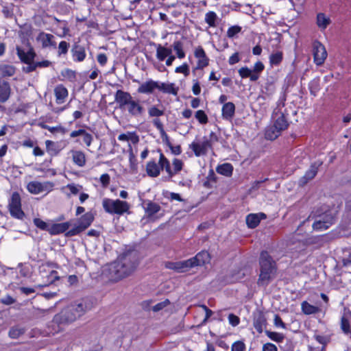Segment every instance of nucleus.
Returning <instances> with one entry per match:
<instances>
[{
  "mask_svg": "<svg viewBox=\"0 0 351 351\" xmlns=\"http://www.w3.org/2000/svg\"><path fill=\"white\" fill-rule=\"evenodd\" d=\"M138 265L137 254L130 252L121 255L108 267L109 278L117 281L130 275Z\"/></svg>",
  "mask_w": 351,
  "mask_h": 351,
  "instance_id": "1",
  "label": "nucleus"
},
{
  "mask_svg": "<svg viewBox=\"0 0 351 351\" xmlns=\"http://www.w3.org/2000/svg\"><path fill=\"white\" fill-rule=\"evenodd\" d=\"M114 101L120 110L127 112L132 117H141L145 112V109L141 101L134 98L129 92L117 90L114 94Z\"/></svg>",
  "mask_w": 351,
  "mask_h": 351,
  "instance_id": "2",
  "label": "nucleus"
},
{
  "mask_svg": "<svg viewBox=\"0 0 351 351\" xmlns=\"http://www.w3.org/2000/svg\"><path fill=\"white\" fill-rule=\"evenodd\" d=\"M90 308L91 304L86 300L75 301L56 314L53 317V321L57 324L73 322L82 316Z\"/></svg>",
  "mask_w": 351,
  "mask_h": 351,
  "instance_id": "3",
  "label": "nucleus"
},
{
  "mask_svg": "<svg viewBox=\"0 0 351 351\" xmlns=\"http://www.w3.org/2000/svg\"><path fill=\"white\" fill-rule=\"evenodd\" d=\"M261 273L258 283L267 286L276 272V264L267 252H261L259 259Z\"/></svg>",
  "mask_w": 351,
  "mask_h": 351,
  "instance_id": "4",
  "label": "nucleus"
},
{
  "mask_svg": "<svg viewBox=\"0 0 351 351\" xmlns=\"http://www.w3.org/2000/svg\"><path fill=\"white\" fill-rule=\"evenodd\" d=\"M102 206L106 213L117 215L128 213L130 208V204L125 201L110 198H104L102 200Z\"/></svg>",
  "mask_w": 351,
  "mask_h": 351,
  "instance_id": "5",
  "label": "nucleus"
},
{
  "mask_svg": "<svg viewBox=\"0 0 351 351\" xmlns=\"http://www.w3.org/2000/svg\"><path fill=\"white\" fill-rule=\"evenodd\" d=\"M275 119L273 125L269 127L265 131V138L267 139L273 141L280 136L282 130H285L288 127V123L284 114L280 113L278 116V113L274 112Z\"/></svg>",
  "mask_w": 351,
  "mask_h": 351,
  "instance_id": "6",
  "label": "nucleus"
},
{
  "mask_svg": "<svg viewBox=\"0 0 351 351\" xmlns=\"http://www.w3.org/2000/svg\"><path fill=\"white\" fill-rule=\"evenodd\" d=\"M94 219L93 215L88 212L85 213L78 219V223L72 229L69 230L66 232L67 236H75L80 232L86 230L88 226H90L91 223Z\"/></svg>",
  "mask_w": 351,
  "mask_h": 351,
  "instance_id": "7",
  "label": "nucleus"
},
{
  "mask_svg": "<svg viewBox=\"0 0 351 351\" xmlns=\"http://www.w3.org/2000/svg\"><path fill=\"white\" fill-rule=\"evenodd\" d=\"M334 216L330 212H326L319 215L313 224L315 230L323 231L328 229L334 223Z\"/></svg>",
  "mask_w": 351,
  "mask_h": 351,
  "instance_id": "8",
  "label": "nucleus"
},
{
  "mask_svg": "<svg viewBox=\"0 0 351 351\" xmlns=\"http://www.w3.org/2000/svg\"><path fill=\"white\" fill-rule=\"evenodd\" d=\"M9 210L10 215L14 218L22 219L25 216L21 209L20 195L16 192L13 193L11 196V199L9 202Z\"/></svg>",
  "mask_w": 351,
  "mask_h": 351,
  "instance_id": "9",
  "label": "nucleus"
},
{
  "mask_svg": "<svg viewBox=\"0 0 351 351\" xmlns=\"http://www.w3.org/2000/svg\"><path fill=\"white\" fill-rule=\"evenodd\" d=\"M54 184L51 182H40L38 181H32L28 183L27 189L32 194H39L43 192L49 193L53 189Z\"/></svg>",
  "mask_w": 351,
  "mask_h": 351,
  "instance_id": "10",
  "label": "nucleus"
},
{
  "mask_svg": "<svg viewBox=\"0 0 351 351\" xmlns=\"http://www.w3.org/2000/svg\"><path fill=\"white\" fill-rule=\"evenodd\" d=\"M313 53L315 64L317 66L322 65L327 58V52L324 46L319 41H314L313 43Z\"/></svg>",
  "mask_w": 351,
  "mask_h": 351,
  "instance_id": "11",
  "label": "nucleus"
},
{
  "mask_svg": "<svg viewBox=\"0 0 351 351\" xmlns=\"http://www.w3.org/2000/svg\"><path fill=\"white\" fill-rule=\"evenodd\" d=\"M143 208L145 210L146 217L152 221H155L163 215V214H160V216H156V215L161 210V207L157 203L153 202L150 200H147L144 202Z\"/></svg>",
  "mask_w": 351,
  "mask_h": 351,
  "instance_id": "12",
  "label": "nucleus"
},
{
  "mask_svg": "<svg viewBox=\"0 0 351 351\" xmlns=\"http://www.w3.org/2000/svg\"><path fill=\"white\" fill-rule=\"evenodd\" d=\"M189 147L193 151L195 156L197 157L206 155L208 149L212 148L206 136L203 138L201 142H192Z\"/></svg>",
  "mask_w": 351,
  "mask_h": 351,
  "instance_id": "13",
  "label": "nucleus"
},
{
  "mask_svg": "<svg viewBox=\"0 0 351 351\" xmlns=\"http://www.w3.org/2000/svg\"><path fill=\"white\" fill-rule=\"evenodd\" d=\"M165 267L178 273L186 272L192 268L189 259L176 262L167 261L165 263Z\"/></svg>",
  "mask_w": 351,
  "mask_h": 351,
  "instance_id": "14",
  "label": "nucleus"
},
{
  "mask_svg": "<svg viewBox=\"0 0 351 351\" xmlns=\"http://www.w3.org/2000/svg\"><path fill=\"white\" fill-rule=\"evenodd\" d=\"M194 56L197 60L195 69H203L209 64V58L202 47L199 46L195 49Z\"/></svg>",
  "mask_w": 351,
  "mask_h": 351,
  "instance_id": "15",
  "label": "nucleus"
},
{
  "mask_svg": "<svg viewBox=\"0 0 351 351\" xmlns=\"http://www.w3.org/2000/svg\"><path fill=\"white\" fill-rule=\"evenodd\" d=\"M210 256L207 251H202L199 252L195 256L189 258L191 267L204 265L210 262Z\"/></svg>",
  "mask_w": 351,
  "mask_h": 351,
  "instance_id": "16",
  "label": "nucleus"
},
{
  "mask_svg": "<svg viewBox=\"0 0 351 351\" xmlns=\"http://www.w3.org/2000/svg\"><path fill=\"white\" fill-rule=\"evenodd\" d=\"M16 53L21 61L25 64L33 62L35 57V53L32 49L25 51L20 47H16Z\"/></svg>",
  "mask_w": 351,
  "mask_h": 351,
  "instance_id": "17",
  "label": "nucleus"
},
{
  "mask_svg": "<svg viewBox=\"0 0 351 351\" xmlns=\"http://www.w3.org/2000/svg\"><path fill=\"white\" fill-rule=\"evenodd\" d=\"M158 88V81L149 80L142 83L138 88L137 92L141 94H151Z\"/></svg>",
  "mask_w": 351,
  "mask_h": 351,
  "instance_id": "18",
  "label": "nucleus"
},
{
  "mask_svg": "<svg viewBox=\"0 0 351 351\" xmlns=\"http://www.w3.org/2000/svg\"><path fill=\"white\" fill-rule=\"evenodd\" d=\"M157 89L163 93L171 94L176 96L178 95L179 88L174 83H165L158 81Z\"/></svg>",
  "mask_w": 351,
  "mask_h": 351,
  "instance_id": "19",
  "label": "nucleus"
},
{
  "mask_svg": "<svg viewBox=\"0 0 351 351\" xmlns=\"http://www.w3.org/2000/svg\"><path fill=\"white\" fill-rule=\"evenodd\" d=\"M77 136L82 137L83 142L86 145V147H90L93 141V137L92 134L87 132L84 129H80L77 130L72 131L70 134L71 138H75Z\"/></svg>",
  "mask_w": 351,
  "mask_h": 351,
  "instance_id": "20",
  "label": "nucleus"
},
{
  "mask_svg": "<svg viewBox=\"0 0 351 351\" xmlns=\"http://www.w3.org/2000/svg\"><path fill=\"white\" fill-rule=\"evenodd\" d=\"M54 95L56 97V102L58 104H62L65 102L68 97V90L62 84L56 86L54 88Z\"/></svg>",
  "mask_w": 351,
  "mask_h": 351,
  "instance_id": "21",
  "label": "nucleus"
},
{
  "mask_svg": "<svg viewBox=\"0 0 351 351\" xmlns=\"http://www.w3.org/2000/svg\"><path fill=\"white\" fill-rule=\"evenodd\" d=\"M267 216L263 213L249 214L246 217V223L250 228H254L259 224L261 219H266Z\"/></svg>",
  "mask_w": 351,
  "mask_h": 351,
  "instance_id": "22",
  "label": "nucleus"
},
{
  "mask_svg": "<svg viewBox=\"0 0 351 351\" xmlns=\"http://www.w3.org/2000/svg\"><path fill=\"white\" fill-rule=\"evenodd\" d=\"M70 226L71 223L69 221L61 223H55L49 227L48 232L51 235L58 234L68 230Z\"/></svg>",
  "mask_w": 351,
  "mask_h": 351,
  "instance_id": "23",
  "label": "nucleus"
},
{
  "mask_svg": "<svg viewBox=\"0 0 351 351\" xmlns=\"http://www.w3.org/2000/svg\"><path fill=\"white\" fill-rule=\"evenodd\" d=\"M11 93L10 84L6 81H0V102L4 103L8 100Z\"/></svg>",
  "mask_w": 351,
  "mask_h": 351,
  "instance_id": "24",
  "label": "nucleus"
},
{
  "mask_svg": "<svg viewBox=\"0 0 351 351\" xmlns=\"http://www.w3.org/2000/svg\"><path fill=\"white\" fill-rule=\"evenodd\" d=\"M83 186L75 183L68 184L62 188V191L65 193L66 197H71L72 195H76L81 192Z\"/></svg>",
  "mask_w": 351,
  "mask_h": 351,
  "instance_id": "25",
  "label": "nucleus"
},
{
  "mask_svg": "<svg viewBox=\"0 0 351 351\" xmlns=\"http://www.w3.org/2000/svg\"><path fill=\"white\" fill-rule=\"evenodd\" d=\"M267 324V319L263 313H258L254 316L253 325L258 333H261Z\"/></svg>",
  "mask_w": 351,
  "mask_h": 351,
  "instance_id": "26",
  "label": "nucleus"
},
{
  "mask_svg": "<svg viewBox=\"0 0 351 351\" xmlns=\"http://www.w3.org/2000/svg\"><path fill=\"white\" fill-rule=\"evenodd\" d=\"M46 149L47 153L51 156H56L63 149L60 143L53 142L50 140L45 141Z\"/></svg>",
  "mask_w": 351,
  "mask_h": 351,
  "instance_id": "27",
  "label": "nucleus"
},
{
  "mask_svg": "<svg viewBox=\"0 0 351 351\" xmlns=\"http://www.w3.org/2000/svg\"><path fill=\"white\" fill-rule=\"evenodd\" d=\"M222 117L224 119L230 120L234 115L235 106L232 102H226L223 104L222 109Z\"/></svg>",
  "mask_w": 351,
  "mask_h": 351,
  "instance_id": "28",
  "label": "nucleus"
},
{
  "mask_svg": "<svg viewBox=\"0 0 351 351\" xmlns=\"http://www.w3.org/2000/svg\"><path fill=\"white\" fill-rule=\"evenodd\" d=\"M72 159L75 165L82 167L86 164V156L83 152L78 150H72Z\"/></svg>",
  "mask_w": 351,
  "mask_h": 351,
  "instance_id": "29",
  "label": "nucleus"
},
{
  "mask_svg": "<svg viewBox=\"0 0 351 351\" xmlns=\"http://www.w3.org/2000/svg\"><path fill=\"white\" fill-rule=\"evenodd\" d=\"M161 171V167L155 161H149L146 165V171L149 176L156 178L159 176Z\"/></svg>",
  "mask_w": 351,
  "mask_h": 351,
  "instance_id": "30",
  "label": "nucleus"
},
{
  "mask_svg": "<svg viewBox=\"0 0 351 351\" xmlns=\"http://www.w3.org/2000/svg\"><path fill=\"white\" fill-rule=\"evenodd\" d=\"M322 162L316 161L311 165L310 169L306 172L305 175L302 178V180H305L303 182L305 183L308 180L313 179L317 174L318 168L322 165Z\"/></svg>",
  "mask_w": 351,
  "mask_h": 351,
  "instance_id": "31",
  "label": "nucleus"
},
{
  "mask_svg": "<svg viewBox=\"0 0 351 351\" xmlns=\"http://www.w3.org/2000/svg\"><path fill=\"white\" fill-rule=\"evenodd\" d=\"M302 312L306 315L316 314L321 311L319 306L311 304L306 301H303L301 304Z\"/></svg>",
  "mask_w": 351,
  "mask_h": 351,
  "instance_id": "32",
  "label": "nucleus"
},
{
  "mask_svg": "<svg viewBox=\"0 0 351 351\" xmlns=\"http://www.w3.org/2000/svg\"><path fill=\"white\" fill-rule=\"evenodd\" d=\"M71 52L75 62H82L86 56L84 48L81 46H75Z\"/></svg>",
  "mask_w": 351,
  "mask_h": 351,
  "instance_id": "33",
  "label": "nucleus"
},
{
  "mask_svg": "<svg viewBox=\"0 0 351 351\" xmlns=\"http://www.w3.org/2000/svg\"><path fill=\"white\" fill-rule=\"evenodd\" d=\"M172 53L171 48L165 47L161 45H158L156 47V58L159 61H164L167 56Z\"/></svg>",
  "mask_w": 351,
  "mask_h": 351,
  "instance_id": "34",
  "label": "nucleus"
},
{
  "mask_svg": "<svg viewBox=\"0 0 351 351\" xmlns=\"http://www.w3.org/2000/svg\"><path fill=\"white\" fill-rule=\"evenodd\" d=\"M238 73L242 78L249 77L252 82H255L258 80V76L253 74L252 70L247 66H243L240 68L238 71Z\"/></svg>",
  "mask_w": 351,
  "mask_h": 351,
  "instance_id": "35",
  "label": "nucleus"
},
{
  "mask_svg": "<svg viewBox=\"0 0 351 351\" xmlns=\"http://www.w3.org/2000/svg\"><path fill=\"white\" fill-rule=\"evenodd\" d=\"M204 21L210 27H215L217 25L219 17L215 12L209 11L206 13Z\"/></svg>",
  "mask_w": 351,
  "mask_h": 351,
  "instance_id": "36",
  "label": "nucleus"
},
{
  "mask_svg": "<svg viewBox=\"0 0 351 351\" xmlns=\"http://www.w3.org/2000/svg\"><path fill=\"white\" fill-rule=\"evenodd\" d=\"M26 330V328L23 326H14L9 330V337L12 339H17L23 335L25 332Z\"/></svg>",
  "mask_w": 351,
  "mask_h": 351,
  "instance_id": "37",
  "label": "nucleus"
},
{
  "mask_svg": "<svg viewBox=\"0 0 351 351\" xmlns=\"http://www.w3.org/2000/svg\"><path fill=\"white\" fill-rule=\"evenodd\" d=\"M158 165L161 167V170L165 169L166 172L171 176H173V171L170 167L169 161L164 156L162 153L160 154V158L158 161Z\"/></svg>",
  "mask_w": 351,
  "mask_h": 351,
  "instance_id": "38",
  "label": "nucleus"
},
{
  "mask_svg": "<svg viewBox=\"0 0 351 351\" xmlns=\"http://www.w3.org/2000/svg\"><path fill=\"white\" fill-rule=\"evenodd\" d=\"M330 19L324 13H319L317 15V25L321 29H325L330 24Z\"/></svg>",
  "mask_w": 351,
  "mask_h": 351,
  "instance_id": "39",
  "label": "nucleus"
},
{
  "mask_svg": "<svg viewBox=\"0 0 351 351\" xmlns=\"http://www.w3.org/2000/svg\"><path fill=\"white\" fill-rule=\"evenodd\" d=\"M217 172L225 176H230L232 174L233 167L230 163H224L217 167Z\"/></svg>",
  "mask_w": 351,
  "mask_h": 351,
  "instance_id": "40",
  "label": "nucleus"
},
{
  "mask_svg": "<svg viewBox=\"0 0 351 351\" xmlns=\"http://www.w3.org/2000/svg\"><path fill=\"white\" fill-rule=\"evenodd\" d=\"M118 140L120 141H129L136 144L138 142V136L134 132H128L127 134H121L118 136Z\"/></svg>",
  "mask_w": 351,
  "mask_h": 351,
  "instance_id": "41",
  "label": "nucleus"
},
{
  "mask_svg": "<svg viewBox=\"0 0 351 351\" xmlns=\"http://www.w3.org/2000/svg\"><path fill=\"white\" fill-rule=\"evenodd\" d=\"M16 69L14 66L10 64L0 65V74L3 77H11L14 75Z\"/></svg>",
  "mask_w": 351,
  "mask_h": 351,
  "instance_id": "42",
  "label": "nucleus"
},
{
  "mask_svg": "<svg viewBox=\"0 0 351 351\" xmlns=\"http://www.w3.org/2000/svg\"><path fill=\"white\" fill-rule=\"evenodd\" d=\"M54 36L49 34L42 33L40 35V39L42 42V45L44 47H48L50 46H55L53 42Z\"/></svg>",
  "mask_w": 351,
  "mask_h": 351,
  "instance_id": "43",
  "label": "nucleus"
},
{
  "mask_svg": "<svg viewBox=\"0 0 351 351\" xmlns=\"http://www.w3.org/2000/svg\"><path fill=\"white\" fill-rule=\"evenodd\" d=\"M147 112L149 117H155L156 119L162 116L165 113L163 109L156 105L149 107Z\"/></svg>",
  "mask_w": 351,
  "mask_h": 351,
  "instance_id": "44",
  "label": "nucleus"
},
{
  "mask_svg": "<svg viewBox=\"0 0 351 351\" xmlns=\"http://www.w3.org/2000/svg\"><path fill=\"white\" fill-rule=\"evenodd\" d=\"M265 332L271 340L276 341L277 343L282 342L285 339V336L282 333H279L277 332H271L269 330H265Z\"/></svg>",
  "mask_w": 351,
  "mask_h": 351,
  "instance_id": "45",
  "label": "nucleus"
},
{
  "mask_svg": "<svg viewBox=\"0 0 351 351\" xmlns=\"http://www.w3.org/2000/svg\"><path fill=\"white\" fill-rule=\"evenodd\" d=\"M173 50L176 51L177 57L182 59L185 57V53L183 50V45L180 41H176L173 44Z\"/></svg>",
  "mask_w": 351,
  "mask_h": 351,
  "instance_id": "46",
  "label": "nucleus"
},
{
  "mask_svg": "<svg viewBox=\"0 0 351 351\" xmlns=\"http://www.w3.org/2000/svg\"><path fill=\"white\" fill-rule=\"evenodd\" d=\"M43 128L47 130L51 133H61L62 134H64L68 132V130L66 128H64L61 125H58L56 127H51L47 125H43Z\"/></svg>",
  "mask_w": 351,
  "mask_h": 351,
  "instance_id": "47",
  "label": "nucleus"
},
{
  "mask_svg": "<svg viewBox=\"0 0 351 351\" xmlns=\"http://www.w3.org/2000/svg\"><path fill=\"white\" fill-rule=\"evenodd\" d=\"M195 117L200 124H206L208 119L205 112L202 110H197L195 114Z\"/></svg>",
  "mask_w": 351,
  "mask_h": 351,
  "instance_id": "48",
  "label": "nucleus"
},
{
  "mask_svg": "<svg viewBox=\"0 0 351 351\" xmlns=\"http://www.w3.org/2000/svg\"><path fill=\"white\" fill-rule=\"evenodd\" d=\"M282 60V53L280 51H277L276 53H272L269 57V61L271 64L272 65H278L279 64Z\"/></svg>",
  "mask_w": 351,
  "mask_h": 351,
  "instance_id": "49",
  "label": "nucleus"
},
{
  "mask_svg": "<svg viewBox=\"0 0 351 351\" xmlns=\"http://www.w3.org/2000/svg\"><path fill=\"white\" fill-rule=\"evenodd\" d=\"M241 27L239 25H233L230 27L227 30V36L230 38H234L241 32Z\"/></svg>",
  "mask_w": 351,
  "mask_h": 351,
  "instance_id": "50",
  "label": "nucleus"
},
{
  "mask_svg": "<svg viewBox=\"0 0 351 351\" xmlns=\"http://www.w3.org/2000/svg\"><path fill=\"white\" fill-rule=\"evenodd\" d=\"M153 124L157 128V130H159V132L161 134V136L162 138H164V137H165L166 138H168V136L164 130L163 124L158 118L154 119L153 120Z\"/></svg>",
  "mask_w": 351,
  "mask_h": 351,
  "instance_id": "51",
  "label": "nucleus"
},
{
  "mask_svg": "<svg viewBox=\"0 0 351 351\" xmlns=\"http://www.w3.org/2000/svg\"><path fill=\"white\" fill-rule=\"evenodd\" d=\"M172 165H173L172 171H173V176L174 174H176L178 172H179L180 171H181V169H182L183 162L181 160L175 158L173 160Z\"/></svg>",
  "mask_w": 351,
  "mask_h": 351,
  "instance_id": "52",
  "label": "nucleus"
},
{
  "mask_svg": "<svg viewBox=\"0 0 351 351\" xmlns=\"http://www.w3.org/2000/svg\"><path fill=\"white\" fill-rule=\"evenodd\" d=\"M245 344L242 341H237L233 343L231 351H245Z\"/></svg>",
  "mask_w": 351,
  "mask_h": 351,
  "instance_id": "53",
  "label": "nucleus"
},
{
  "mask_svg": "<svg viewBox=\"0 0 351 351\" xmlns=\"http://www.w3.org/2000/svg\"><path fill=\"white\" fill-rule=\"evenodd\" d=\"M341 328L345 334H349L351 332L349 321L344 317L341 320Z\"/></svg>",
  "mask_w": 351,
  "mask_h": 351,
  "instance_id": "54",
  "label": "nucleus"
},
{
  "mask_svg": "<svg viewBox=\"0 0 351 351\" xmlns=\"http://www.w3.org/2000/svg\"><path fill=\"white\" fill-rule=\"evenodd\" d=\"M175 72L177 73H182L184 76H188L189 75V67L186 63H184L181 66H179L176 68Z\"/></svg>",
  "mask_w": 351,
  "mask_h": 351,
  "instance_id": "55",
  "label": "nucleus"
},
{
  "mask_svg": "<svg viewBox=\"0 0 351 351\" xmlns=\"http://www.w3.org/2000/svg\"><path fill=\"white\" fill-rule=\"evenodd\" d=\"M34 223L37 228H38L43 230L48 231V229L49 228L48 224L45 221H43L42 219H40L39 218L34 219Z\"/></svg>",
  "mask_w": 351,
  "mask_h": 351,
  "instance_id": "56",
  "label": "nucleus"
},
{
  "mask_svg": "<svg viewBox=\"0 0 351 351\" xmlns=\"http://www.w3.org/2000/svg\"><path fill=\"white\" fill-rule=\"evenodd\" d=\"M264 68L265 66L261 62H256L254 65L253 69H252L253 71V74H255V75H257L259 77L260 74L264 70Z\"/></svg>",
  "mask_w": 351,
  "mask_h": 351,
  "instance_id": "57",
  "label": "nucleus"
},
{
  "mask_svg": "<svg viewBox=\"0 0 351 351\" xmlns=\"http://www.w3.org/2000/svg\"><path fill=\"white\" fill-rule=\"evenodd\" d=\"M69 45L66 41H61L58 45V53L60 56L61 54H66L68 51Z\"/></svg>",
  "mask_w": 351,
  "mask_h": 351,
  "instance_id": "58",
  "label": "nucleus"
},
{
  "mask_svg": "<svg viewBox=\"0 0 351 351\" xmlns=\"http://www.w3.org/2000/svg\"><path fill=\"white\" fill-rule=\"evenodd\" d=\"M229 324L232 326H237L240 323V319L238 316L231 313L228 315Z\"/></svg>",
  "mask_w": 351,
  "mask_h": 351,
  "instance_id": "59",
  "label": "nucleus"
},
{
  "mask_svg": "<svg viewBox=\"0 0 351 351\" xmlns=\"http://www.w3.org/2000/svg\"><path fill=\"white\" fill-rule=\"evenodd\" d=\"M274 324L277 328H286L285 324L282 322L281 317L278 315H275Z\"/></svg>",
  "mask_w": 351,
  "mask_h": 351,
  "instance_id": "60",
  "label": "nucleus"
},
{
  "mask_svg": "<svg viewBox=\"0 0 351 351\" xmlns=\"http://www.w3.org/2000/svg\"><path fill=\"white\" fill-rule=\"evenodd\" d=\"M99 180L102 186L106 187L110 184V176L108 173H104L100 176Z\"/></svg>",
  "mask_w": 351,
  "mask_h": 351,
  "instance_id": "61",
  "label": "nucleus"
},
{
  "mask_svg": "<svg viewBox=\"0 0 351 351\" xmlns=\"http://www.w3.org/2000/svg\"><path fill=\"white\" fill-rule=\"evenodd\" d=\"M343 263L344 266L349 267L351 265V250L345 252Z\"/></svg>",
  "mask_w": 351,
  "mask_h": 351,
  "instance_id": "62",
  "label": "nucleus"
},
{
  "mask_svg": "<svg viewBox=\"0 0 351 351\" xmlns=\"http://www.w3.org/2000/svg\"><path fill=\"white\" fill-rule=\"evenodd\" d=\"M192 91L195 95H198L200 94L201 87H200L199 82L197 80H193V85L192 87Z\"/></svg>",
  "mask_w": 351,
  "mask_h": 351,
  "instance_id": "63",
  "label": "nucleus"
},
{
  "mask_svg": "<svg viewBox=\"0 0 351 351\" xmlns=\"http://www.w3.org/2000/svg\"><path fill=\"white\" fill-rule=\"evenodd\" d=\"M262 351H278V348L271 343H266L263 344Z\"/></svg>",
  "mask_w": 351,
  "mask_h": 351,
  "instance_id": "64",
  "label": "nucleus"
}]
</instances>
